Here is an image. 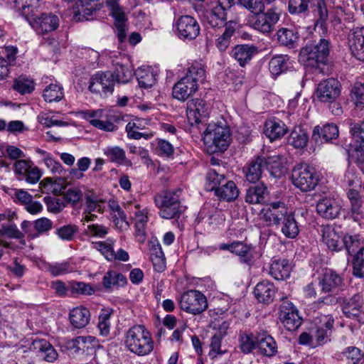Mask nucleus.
Returning a JSON list of instances; mask_svg holds the SVG:
<instances>
[{"instance_id":"nucleus-1","label":"nucleus","mask_w":364,"mask_h":364,"mask_svg":"<svg viewBox=\"0 0 364 364\" xmlns=\"http://www.w3.org/2000/svg\"><path fill=\"white\" fill-rule=\"evenodd\" d=\"M124 344L127 350L138 356L149 355L154 347L151 332L141 324L134 325L125 331Z\"/></svg>"},{"instance_id":"nucleus-2","label":"nucleus","mask_w":364,"mask_h":364,"mask_svg":"<svg viewBox=\"0 0 364 364\" xmlns=\"http://www.w3.org/2000/svg\"><path fill=\"white\" fill-rule=\"evenodd\" d=\"M205 78V71L202 64L193 63L187 73L173 87V97L180 101H186L198 89V83L203 82Z\"/></svg>"},{"instance_id":"nucleus-3","label":"nucleus","mask_w":364,"mask_h":364,"mask_svg":"<svg viewBox=\"0 0 364 364\" xmlns=\"http://www.w3.org/2000/svg\"><path fill=\"white\" fill-rule=\"evenodd\" d=\"M330 48L329 39L319 36L318 40L308 42L301 49L299 60L306 67L318 68L327 62Z\"/></svg>"},{"instance_id":"nucleus-4","label":"nucleus","mask_w":364,"mask_h":364,"mask_svg":"<svg viewBox=\"0 0 364 364\" xmlns=\"http://www.w3.org/2000/svg\"><path fill=\"white\" fill-rule=\"evenodd\" d=\"M203 141L207 152L224 151L231 143L230 130L221 123H210L203 133Z\"/></svg>"},{"instance_id":"nucleus-5","label":"nucleus","mask_w":364,"mask_h":364,"mask_svg":"<svg viewBox=\"0 0 364 364\" xmlns=\"http://www.w3.org/2000/svg\"><path fill=\"white\" fill-rule=\"evenodd\" d=\"M316 18V27L326 32V23L328 12L325 0H289L288 9L291 14H299L308 10L309 5Z\"/></svg>"},{"instance_id":"nucleus-6","label":"nucleus","mask_w":364,"mask_h":364,"mask_svg":"<svg viewBox=\"0 0 364 364\" xmlns=\"http://www.w3.org/2000/svg\"><path fill=\"white\" fill-rule=\"evenodd\" d=\"M181 189L169 191L154 197V203L160 209L159 215L165 219L178 218L184 208L181 204Z\"/></svg>"},{"instance_id":"nucleus-7","label":"nucleus","mask_w":364,"mask_h":364,"mask_svg":"<svg viewBox=\"0 0 364 364\" xmlns=\"http://www.w3.org/2000/svg\"><path fill=\"white\" fill-rule=\"evenodd\" d=\"M293 184L301 191L307 192L315 188L318 178L315 169L306 164L295 166L292 171Z\"/></svg>"},{"instance_id":"nucleus-8","label":"nucleus","mask_w":364,"mask_h":364,"mask_svg":"<svg viewBox=\"0 0 364 364\" xmlns=\"http://www.w3.org/2000/svg\"><path fill=\"white\" fill-rule=\"evenodd\" d=\"M59 16L53 12H43L28 19V23L38 35L50 34L60 26Z\"/></svg>"},{"instance_id":"nucleus-9","label":"nucleus","mask_w":364,"mask_h":364,"mask_svg":"<svg viewBox=\"0 0 364 364\" xmlns=\"http://www.w3.org/2000/svg\"><path fill=\"white\" fill-rule=\"evenodd\" d=\"M179 304L182 310L193 315L201 314L208 307L205 296L197 290L184 292L181 296Z\"/></svg>"},{"instance_id":"nucleus-10","label":"nucleus","mask_w":364,"mask_h":364,"mask_svg":"<svg viewBox=\"0 0 364 364\" xmlns=\"http://www.w3.org/2000/svg\"><path fill=\"white\" fill-rule=\"evenodd\" d=\"M173 29L181 40L188 41L196 39L200 31L198 22L189 15H183L177 18L173 23Z\"/></svg>"},{"instance_id":"nucleus-11","label":"nucleus","mask_w":364,"mask_h":364,"mask_svg":"<svg viewBox=\"0 0 364 364\" xmlns=\"http://www.w3.org/2000/svg\"><path fill=\"white\" fill-rule=\"evenodd\" d=\"M114 83L112 72H97L90 79L89 90L93 93L107 97L113 92Z\"/></svg>"},{"instance_id":"nucleus-12","label":"nucleus","mask_w":364,"mask_h":364,"mask_svg":"<svg viewBox=\"0 0 364 364\" xmlns=\"http://www.w3.org/2000/svg\"><path fill=\"white\" fill-rule=\"evenodd\" d=\"M210 112L209 105L203 99L195 98L187 103L186 115L191 126L202 123L209 116Z\"/></svg>"},{"instance_id":"nucleus-13","label":"nucleus","mask_w":364,"mask_h":364,"mask_svg":"<svg viewBox=\"0 0 364 364\" xmlns=\"http://www.w3.org/2000/svg\"><path fill=\"white\" fill-rule=\"evenodd\" d=\"M279 318L288 331H294L301 324V318L297 309L289 301H283L279 307Z\"/></svg>"},{"instance_id":"nucleus-14","label":"nucleus","mask_w":364,"mask_h":364,"mask_svg":"<svg viewBox=\"0 0 364 364\" xmlns=\"http://www.w3.org/2000/svg\"><path fill=\"white\" fill-rule=\"evenodd\" d=\"M289 213L288 208L281 202H273L264 205L260 211V217L268 225H280Z\"/></svg>"},{"instance_id":"nucleus-15","label":"nucleus","mask_w":364,"mask_h":364,"mask_svg":"<svg viewBox=\"0 0 364 364\" xmlns=\"http://www.w3.org/2000/svg\"><path fill=\"white\" fill-rule=\"evenodd\" d=\"M279 19V12L276 8H271L267 12L255 14L251 20L252 26L261 33H266L272 31L274 26Z\"/></svg>"},{"instance_id":"nucleus-16","label":"nucleus","mask_w":364,"mask_h":364,"mask_svg":"<svg viewBox=\"0 0 364 364\" xmlns=\"http://www.w3.org/2000/svg\"><path fill=\"white\" fill-rule=\"evenodd\" d=\"M341 94V84L335 78L321 81L317 86L316 95L322 102H333Z\"/></svg>"},{"instance_id":"nucleus-17","label":"nucleus","mask_w":364,"mask_h":364,"mask_svg":"<svg viewBox=\"0 0 364 364\" xmlns=\"http://www.w3.org/2000/svg\"><path fill=\"white\" fill-rule=\"evenodd\" d=\"M318 286L323 293L336 291L343 284V277L331 269H325L318 276Z\"/></svg>"},{"instance_id":"nucleus-18","label":"nucleus","mask_w":364,"mask_h":364,"mask_svg":"<svg viewBox=\"0 0 364 364\" xmlns=\"http://www.w3.org/2000/svg\"><path fill=\"white\" fill-rule=\"evenodd\" d=\"M339 304L343 314L348 318H358L363 311L364 299L356 294L351 297H339Z\"/></svg>"},{"instance_id":"nucleus-19","label":"nucleus","mask_w":364,"mask_h":364,"mask_svg":"<svg viewBox=\"0 0 364 364\" xmlns=\"http://www.w3.org/2000/svg\"><path fill=\"white\" fill-rule=\"evenodd\" d=\"M348 43L352 55L364 61V27H354L348 35Z\"/></svg>"},{"instance_id":"nucleus-20","label":"nucleus","mask_w":364,"mask_h":364,"mask_svg":"<svg viewBox=\"0 0 364 364\" xmlns=\"http://www.w3.org/2000/svg\"><path fill=\"white\" fill-rule=\"evenodd\" d=\"M107 5L109 8L111 15L114 18L119 41L123 42L126 38L127 18L124 11L119 6L117 0H107Z\"/></svg>"},{"instance_id":"nucleus-21","label":"nucleus","mask_w":364,"mask_h":364,"mask_svg":"<svg viewBox=\"0 0 364 364\" xmlns=\"http://www.w3.org/2000/svg\"><path fill=\"white\" fill-rule=\"evenodd\" d=\"M257 348L264 356L272 357L277 353V345L275 340L266 331L256 332Z\"/></svg>"},{"instance_id":"nucleus-22","label":"nucleus","mask_w":364,"mask_h":364,"mask_svg":"<svg viewBox=\"0 0 364 364\" xmlns=\"http://www.w3.org/2000/svg\"><path fill=\"white\" fill-rule=\"evenodd\" d=\"M316 210L322 218L331 220L339 215L341 205L335 199L326 197L317 202Z\"/></svg>"},{"instance_id":"nucleus-23","label":"nucleus","mask_w":364,"mask_h":364,"mask_svg":"<svg viewBox=\"0 0 364 364\" xmlns=\"http://www.w3.org/2000/svg\"><path fill=\"white\" fill-rule=\"evenodd\" d=\"M291 265L287 259H274L269 266L268 274L276 280H284L289 277Z\"/></svg>"},{"instance_id":"nucleus-24","label":"nucleus","mask_w":364,"mask_h":364,"mask_svg":"<svg viewBox=\"0 0 364 364\" xmlns=\"http://www.w3.org/2000/svg\"><path fill=\"white\" fill-rule=\"evenodd\" d=\"M287 131L288 128L284 122L278 118L272 117L265 122L264 133L270 141L282 138Z\"/></svg>"},{"instance_id":"nucleus-25","label":"nucleus","mask_w":364,"mask_h":364,"mask_svg":"<svg viewBox=\"0 0 364 364\" xmlns=\"http://www.w3.org/2000/svg\"><path fill=\"white\" fill-rule=\"evenodd\" d=\"M257 53L258 49L256 46L248 44H243L235 46L230 52V55L239 63L241 67H244Z\"/></svg>"},{"instance_id":"nucleus-26","label":"nucleus","mask_w":364,"mask_h":364,"mask_svg":"<svg viewBox=\"0 0 364 364\" xmlns=\"http://www.w3.org/2000/svg\"><path fill=\"white\" fill-rule=\"evenodd\" d=\"M228 9L216 5L212 9L207 11L204 14V21L213 28L225 26L228 22L227 11Z\"/></svg>"},{"instance_id":"nucleus-27","label":"nucleus","mask_w":364,"mask_h":364,"mask_svg":"<svg viewBox=\"0 0 364 364\" xmlns=\"http://www.w3.org/2000/svg\"><path fill=\"white\" fill-rule=\"evenodd\" d=\"M31 349L35 350L40 357L47 362H53L58 358V353L53 346L45 339H34Z\"/></svg>"},{"instance_id":"nucleus-28","label":"nucleus","mask_w":364,"mask_h":364,"mask_svg":"<svg viewBox=\"0 0 364 364\" xmlns=\"http://www.w3.org/2000/svg\"><path fill=\"white\" fill-rule=\"evenodd\" d=\"M350 203L349 213L355 221L364 219V199L359 195L357 190L350 189L347 193Z\"/></svg>"},{"instance_id":"nucleus-29","label":"nucleus","mask_w":364,"mask_h":364,"mask_svg":"<svg viewBox=\"0 0 364 364\" xmlns=\"http://www.w3.org/2000/svg\"><path fill=\"white\" fill-rule=\"evenodd\" d=\"M276 294L274 285L269 281L259 282L254 289V294L259 302L269 304L273 301Z\"/></svg>"},{"instance_id":"nucleus-30","label":"nucleus","mask_w":364,"mask_h":364,"mask_svg":"<svg viewBox=\"0 0 364 364\" xmlns=\"http://www.w3.org/2000/svg\"><path fill=\"white\" fill-rule=\"evenodd\" d=\"M69 321L73 327L83 328L90 321V312L87 308L82 306L75 307L70 311Z\"/></svg>"},{"instance_id":"nucleus-31","label":"nucleus","mask_w":364,"mask_h":364,"mask_svg":"<svg viewBox=\"0 0 364 364\" xmlns=\"http://www.w3.org/2000/svg\"><path fill=\"white\" fill-rule=\"evenodd\" d=\"M103 154L112 163H114L120 166H132L131 160L126 157L124 150L119 146H107L103 149Z\"/></svg>"},{"instance_id":"nucleus-32","label":"nucleus","mask_w":364,"mask_h":364,"mask_svg":"<svg viewBox=\"0 0 364 364\" xmlns=\"http://www.w3.org/2000/svg\"><path fill=\"white\" fill-rule=\"evenodd\" d=\"M267 186L264 183L250 186L245 196V201L250 204L263 203L268 196Z\"/></svg>"},{"instance_id":"nucleus-33","label":"nucleus","mask_w":364,"mask_h":364,"mask_svg":"<svg viewBox=\"0 0 364 364\" xmlns=\"http://www.w3.org/2000/svg\"><path fill=\"white\" fill-rule=\"evenodd\" d=\"M264 168H266L271 176L279 177L285 172L283 159L279 155H274L268 157L262 156Z\"/></svg>"},{"instance_id":"nucleus-34","label":"nucleus","mask_w":364,"mask_h":364,"mask_svg":"<svg viewBox=\"0 0 364 364\" xmlns=\"http://www.w3.org/2000/svg\"><path fill=\"white\" fill-rule=\"evenodd\" d=\"M338 127L333 123H328L323 127L316 126L313 130L312 138L317 140L321 137L326 141H330L338 136Z\"/></svg>"},{"instance_id":"nucleus-35","label":"nucleus","mask_w":364,"mask_h":364,"mask_svg":"<svg viewBox=\"0 0 364 364\" xmlns=\"http://www.w3.org/2000/svg\"><path fill=\"white\" fill-rule=\"evenodd\" d=\"M215 195L220 200L228 202L235 200L239 195V190L232 181L225 180L223 184L216 189Z\"/></svg>"},{"instance_id":"nucleus-36","label":"nucleus","mask_w":364,"mask_h":364,"mask_svg":"<svg viewBox=\"0 0 364 364\" xmlns=\"http://www.w3.org/2000/svg\"><path fill=\"white\" fill-rule=\"evenodd\" d=\"M322 240L328 249L333 251H339L342 247L340 236L331 226L323 228Z\"/></svg>"},{"instance_id":"nucleus-37","label":"nucleus","mask_w":364,"mask_h":364,"mask_svg":"<svg viewBox=\"0 0 364 364\" xmlns=\"http://www.w3.org/2000/svg\"><path fill=\"white\" fill-rule=\"evenodd\" d=\"M309 141V136L301 127H295L288 137V144L295 149H304Z\"/></svg>"},{"instance_id":"nucleus-38","label":"nucleus","mask_w":364,"mask_h":364,"mask_svg":"<svg viewBox=\"0 0 364 364\" xmlns=\"http://www.w3.org/2000/svg\"><path fill=\"white\" fill-rule=\"evenodd\" d=\"M39 188L43 193H53L55 196L60 195L65 188L60 178L53 179L46 178L39 183Z\"/></svg>"},{"instance_id":"nucleus-39","label":"nucleus","mask_w":364,"mask_h":364,"mask_svg":"<svg viewBox=\"0 0 364 364\" xmlns=\"http://www.w3.org/2000/svg\"><path fill=\"white\" fill-rule=\"evenodd\" d=\"M262 156L250 161L246 167V179L250 183H256L262 176L264 170Z\"/></svg>"},{"instance_id":"nucleus-40","label":"nucleus","mask_w":364,"mask_h":364,"mask_svg":"<svg viewBox=\"0 0 364 364\" xmlns=\"http://www.w3.org/2000/svg\"><path fill=\"white\" fill-rule=\"evenodd\" d=\"M236 25L237 22L235 21H229L226 24L224 32L216 39L215 46L219 50L225 51L230 46L231 38L235 31Z\"/></svg>"},{"instance_id":"nucleus-41","label":"nucleus","mask_w":364,"mask_h":364,"mask_svg":"<svg viewBox=\"0 0 364 364\" xmlns=\"http://www.w3.org/2000/svg\"><path fill=\"white\" fill-rule=\"evenodd\" d=\"M14 4L28 21L36 15L35 13L39 7V0H15Z\"/></svg>"},{"instance_id":"nucleus-42","label":"nucleus","mask_w":364,"mask_h":364,"mask_svg":"<svg viewBox=\"0 0 364 364\" xmlns=\"http://www.w3.org/2000/svg\"><path fill=\"white\" fill-rule=\"evenodd\" d=\"M281 224L282 226V232L288 238H295L299 232V227L297 225V223L295 220L294 216L291 213H289L285 217V219H283Z\"/></svg>"},{"instance_id":"nucleus-43","label":"nucleus","mask_w":364,"mask_h":364,"mask_svg":"<svg viewBox=\"0 0 364 364\" xmlns=\"http://www.w3.org/2000/svg\"><path fill=\"white\" fill-rule=\"evenodd\" d=\"M73 342L77 350L87 352L95 350L100 346L98 340L92 336H77Z\"/></svg>"},{"instance_id":"nucleus-44","label":"nucleus","mask_w":364,"mask_h":364,"mask_svg":"<svg viewBox=\"0 0 364 364\" xmlns=\"http://www.w3.org/2000/svg\"><path fill=\"white\" fill-rule=\"evenodd\" d=\"M289 58L287 55H280L274 56L269 63V69L272 75L277 76L288 68Z\"/></svg>"},{"instance_id":"nucleus-45","label":"nucleus","mask_w":364,"mask_h":364,"mask_svg":"<svg viewBox=\"0 0 364 364\" xmlns=\"http://www.w3.org/2000/svg\"><path fill=\"white\" fill-rule=\"evenodd\" d=\"M146 209L139 210L134 213L136 235L139 237L140 241H144L146 234V226L148 220Z\"/></svg>"},{"instance_id":"nucleus-46","label":"nucleus","mask_w":364,"mask_h":364,"mask_svg":"<svg viewBox=\"0 0 364 364\" xmlns=\"http://www.w3.org/2000/svg\"><path fill=\"white\" fill-rule=\"evenodd\" d=\"M135 75L141 87L149 88L155 83V75L150 68H138Z\"/></svg>"},{"instance_id":"nucleus-47","label":"nucleus","mask_w":364,"mask_h":364,"mask_svg":"<svg viewBox=\"0 0 364 364\" xmlns=\"http://www.w3.org/2000/svg\"><path fill=\"white\" fill-rule=\"evenodd\" d=\"M226 178L223 174L219 173L215 169H210L206 175L205 189L208 191H214L220 186L225 181Z\"/></svg>"},{"instance_id":"nucleus-48","label":"nucleus","mask_w":364,"mask_h":364,"mask_svg":"<svg viewBox=\"0 0 364 364\" xmlns=\"http://www.w3.org/2000/svg\"><path fill=\"white\" fill-rule=\"evenodd\" d=\"M102 283L105 289H110L114 286H124L127 279L122 274L111 270L104 275Z\"/></svg>"},{"instance_id":"nucleus-49","label":"nucleus","mask_w":364,"mask_h":364,"mask_svg":"<svg viewBox=\"0 0 364 364\" xmlns=\"http://www.w3.org/2000/svg\"><path fill=\"white\" fill-rule=\"evenodd\" d=\"M63 96V88L58 84H50L46 86L43 93L45 101L48 102H59Z\"/></svg>"},{"instance_id":"nucleus-50","label":"nucleus","mask_w":364,"mask_h":364,"mask_svg":"<svg viewBox=\"0 0 364 364\" xmlns=\"http://www.w3.org/2000/svg\"><path fill=\"white\" fill-rule=\"evenodd\" d=\"M114 240L108 238L105 241L92 242L93 248L100 252L108 261H112Z\"/></svg>"},{"instance_id":"nucleus-51","label":"nucleus","mask_w":364,"mask_h":364,"mask_svg":"<svg viewBox=\"0 0 364 364\" xmlns=\"http://www.w3.org/2000/svg\"><path fill=\"white\" fill-rule=\"evenodd\" d=\"M277 40L283 46L294 48L298 36L292 29L282 28L277 31Z\"/></svg>"},{"instance_id":"nucleus-52","label":"nucleus","mask_w":364,"mask_h":364,"mask_svg":"<svg viewBox=\"0 0 364 364\" xmlns=\"http://www.w3.org/2000/svg\"><path fill=\"white\" fill-rule=\"evenodd\" d=\"M353 274L357 278L364 277V245L353 255Z\"/></svg>"},{"instance_id":"nucleus-53","label":"nucleus","mask_w":364,"mask_h":364,"mask_svg":"<svg viewBox=\"0 0 364 364\" xmlns=\"http://www.w3.org/2000/svg\"><path fill=\"white\" fill-rule=\"evenodd\" d=\"M232 253L238 255L241 262L247 263L252 259V246L241 242H233Z\"/></svg>"},{"instance_id":"nucleus-54","label":"nucleus","mask_w":364,"mask_h":364,"mask_svg":"<svg viewBox=\"0 0 364 364\" xmlns=\"http://www.w3.org/2000/svg\"><path fill=\"white\" fill-rule=\"evenodd\" d=\"M86 205L85 208V213H90V212L97 211L102 213L104 210V200L98 199L97 196L92 192L85 194Z\"/></svg>"},{"instance_id":"nucleus-55","label":"nucleus","mask_w":364,"mask_h":364,"mask_svg":"<svg viewBox=\"0 0 364 364\" xmlns=\"http://www.w3.org/2000/svg\"><path fill=\"white\" fill-rule=\"evenodd\" d=\"M114 79L119 83H127L133 76L132 70L122 63H117L114 73Z\"/></svg>"},{"instance_id":"nucleus-56","label":"nucleus","mask_w":364,"mask_h":364,"mask_svg":"<svg viewBox=\"0 0 364 364\" xmlns=\"http://www.w3.org/2000/svg\"><path fill=\"white\" fill-rule=\"evenodd\" d=\"M257 348L256 333H250L242 335L240 338V348L245 354L250 353Z\"/></svg>"},{"instance_id":"nucleus-57","label":"nucleus","mask_w":364,"mask_h":364,"mask_svg":"<svg viewBox=\"0 0 364 364\" xmlns=\"http://www.w3.org/2000/svg\"><path fill=\"white\" fill-rule=\"evenodd\" d=\"M13 88L21 95L28 94L34 90V83L32 80L20 76L14 80Z\"/></svg>"},{"instance_id":"nucleus-58","label":"nucleus","mask_w":364,"mask_h":364,"mask_svg":"<svg viewBox=\"0 0 364 364\" xmlns=\"http://www.w3.org/2000/svg\"><path fill=\"white\" fill-rule=\"evenodd\" d=\"M23 237V233L11 221L7 224H3L0 228V237L20 239Z\"/></svg>"},{"instance_id":"nucleus-59","label":"nucleus","mask_w":364,"mask_h":364,"mask_svg":"<svg viewBox=\"0 0 364 364\" xmlns=\"http://www.w3.org/2000/svg\"><path fill=\"white\" fill-rule=\"evenodd\" d=\"M343 243L349 255H354L359 248L363 246L358 235H345L343 238Z\"/></svg>"},{"instance_id":"nucleus-60","label":"nucleus","mask_w":364,"mask_h":364,"mask_svg":"<svg viewBox=\"0 0 364 364\" xmlns=\"http://www.w3.org/2000/svg\"><path fill=\"white\" fill-rule=\"evenodd\" d=\"M69 288L72 294L91 295L94 293L92 286L82 282H71Z\"/></svg>"},{"instance_id":"nucleus-61","label":"nucleus","mask_w":364,"mask_h":364,"mask_svg":"<svg viewBox=\"0 0 364 364\" xmlns=\"http://www.w3.org/2000/svg\"><path fill=\"white\" fill-rule=\"evenodd\" d=\"M314 326L317 328L328 329L329 331L333 332L334 326V318L331 315H319L314 318Z\"/></svg>"},{"instance_id":"nucleus-62","label":"nucleus","mask_w":364,"mask_h":364,"mask_svg":"<svg viewBox=\"0 0 364 364\" xmlns=\"http://www.w3.org/2000/svg\"><path fill=\"white\" fill-rule=\"evenodd\" d=\"M311 331L316 345L322 346L331 341L332 332L329 331L328 329L326 331L325 329L323 330L314 326V328L311 329Z\"/></svg>"},{"instance_id":"nucleus-63","label":"nucleus","mask_w":364,"mask_h":364,"mask_svg":"<svg viewBox=\"0 0 364 364\" xmlns=\"http://www.w3.org/2000/svg\"><path fill=\"white\" fill-rule=\"evenodd\" d=\"M343 183L344 186L350 187V189L356 190L357 188L361 187L360 178L357 176L355 171L352 168L346 171Z\"/></svg>"},{"instance_id":"nucleus-64","label":"nucleus","mask_w":364,"mask_h":364,"mask_svg":"<svg viewBox=\"0 0 364 364\" xmlns=\"http://www.w3.org/2000/svg\"><path fill=\"white\" fill-rule=\"evenodd\" d=\"M107 233V228L100 224H90L85 229V234L88 237L103 238Z\"/></svg>"}]
</instances>
